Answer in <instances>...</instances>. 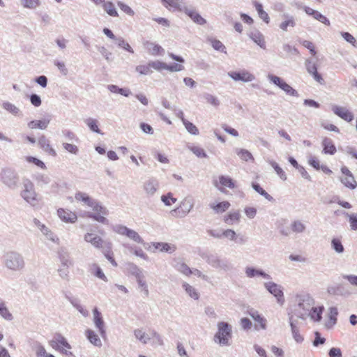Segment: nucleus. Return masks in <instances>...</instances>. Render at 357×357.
Returning <instances> with one entry per match:
<instances>
[{
	"mask_svg": "<svg viewBox=\"0 0 357 357\" xmlns=\"http://www.w3.org/2000/svg\"><path fill=\"white\" fill-rule=\"evenodd\" d=\"M3 264L13 271H21L25 267L23 256L17 251H8L3 256Z\"/></svg>",
	"mask_w": 357,
	"mask_h": 357,
	"instance_id": "f257e3e1",
	"label": "nucleus"
},
{
	"mask_svg": "<svg viewBox=\"0 0 357 357\" xmlns=\"http://www.w3.org/2000/svg\"><path fill=\"white\" fill-rule=\"evenodd\" d=\"M218 331L214 335L213 340L220 346H230L232 337V326L227 322L220 321L218 323Z\"/></svg>",
	"mask_w": 357,
	"mask_h": 357,
	"instance_id": "f03ea898",
	"label": "nucleus"
},
{
	"mask_svg": "<svg viewBox=\"0 0 357 357\" xmlns=\"http://www.w3.org/2000/svg\"><path fill=\"white\" fill-rule=\"evenodd\" d=\"M296 300L298 303L289 312L294 314L296 318L305 320L311 308L310 298L307 296H297Z\"/></svg>",
	"mask_w": 357,
	"mask_h": 357,
	"instance_id": "7ed1b4c3",
	"label": "nucleus"
},
{
	"mask_svg": "<svg viewBox=\"0 0 357 357\" xmlns=\"http://www.w3.org/2000/svg\"><path fill=\"white\" fill-rule=\"evenodd\" d=\"M0 178L2 183L10 189H16L19 185V175L13 168H2L0 173Z\"/></svg>",
	"mask_w": 357,
	"mask_h": 357,
	"instance_id": "20e7f679",
	"label": "nucleus"
},
{
	"mask_svg": "<svg viewBox=\"0 0 357 357\" xmlns=\"http://www.w3.org/2000/svg\"><path fill=\"white\" fill-rule=\"evenodd\" d=\"M21 197L30 205L35 206L39 202L33 183L29 179L23 181V189L20 193Z\"/></svg>",
	"mask_w": 357,
	"mask_h": 357,
	"instance_id": "39448f33",
	"label": "nucleus"
},
{
	"mask_svg": "<svg viewBox=\"0 0 357 357\" xmlns=\"http://www.w3.org/2000/svg\"><path fill=\"white\" fill-rule=\"evenodd\" d=\"M75 198L77 201L83 202L89 207H91L96 212H100L102 215L109 214L108 210L105 206H102L97 200L89 197L86 193L77 192L75 195Z\"/></svg>",
	"mask_w": 357,
	"mask_h": 357,
	"instance_id": "423d86ee",
	"label": "nucleus"
},
{
	"mask_svg": "<svg viewBox=\"0 0 357 357\" xmlns=\"http://www.w3.org/2000/svg\"><path fill=\"white\" fill-rule=\"evenodd\" d=\"M202 257L213 268H220L224 271H229L232 268L231 264L227 259H221L217 255L206 254Z\"/></svg>",
	"mask_w": 357,
	"mask_h": 357,
	"instance_id": "0eeeda50",
	"label": "nucleus"
},
{
	"mask_svg": "<svg viewBox=\"0 0 357 357\" xmlns=\"http://www.w3.org/2000/svg\"><path fill=\"white\" fill-rule=\"evenodd\" d=\"M112 229L114 232L117 233L118 234L126 236L128 238L132 240L136 243L141 244L144 243L143 238L139 236V234L137 231L127 227L126 226L119 224L114 225L112 227Z\"/></svg>",
	"mask_w": 357,
	"mask_h": 357,
	"instance_id": "6e6552de",
	"label": "nucleus"
},
{
	"mask_svg": "<svg viewBox=\"0 0 357 357\" xmlns=\"http://www.w3.org/2000/svg\"><path fill=\"white\" fill-rule=\"evenodd\" d=\"M265 289L272 294L277 300L278 303L282 305L285 301L283 288L281 285L273 282H268L264 283Z\"/></svg>",
	"mask_w": 357,
	"mask_h": 357,
	"instance_id": "1a4fd4ad",
	"label": "nucleus"
},
{
	"mask_svg": "<svg viewBox=\"0 0 357 357\" xmlns=\"http://www.w3.org/2000/svg\"><path fill=\"white\" fill-rule=\"evenodd\" d=\"M342 174L340 176V181L344 185V187L350 190H354L357 188V181H356L354 174L346 166H342L340 169Z\"/></svg>",
	"mask_w": 357,
	"mask_h": 357,
	"instance_id": "9d476101",
	"label": "nucleus"
},
{
	"mask_svg": "<svg viewBox=\"0 0 357 357\" xmlns=\"http://www.w3.org/2000/svg\"><path fill=\"white\" fill-rule=\"evenodd\" d=\"M268 78L271 82L283 90L287 95L294 97H298L299 96L296 89H293L280 77L274 75H268Z\"/></svg>",
	"mask_w": 357,
	"mask_h": 357,
	"instance_id": "9b49d317",
	"label": "nucleus"
},
{
	"mask_svg": "<svg viewBox=\"0 0 357 357\" xmlns=\"http://www.w3.org/2000/svg\"><path fill=\"white\" fill-rule=\"evenodd\" d=\"M247 314L250 315L255 321V329L256 331L266 330L267 328V320L257 310L254 308H249Z\"/></svg>",
	"mask_w": 357,
	"mask_h": 357,
	"instance_id": "f8f14e48",
	"label": "nucleus"
},
{
	"mask_svg": "<svg viewBox=\"0 0 357 357\" xmlns=\"http://www.w3.org/2000/svg\"><path fill=\"white\" fill-rule=\"evenodd\" d=\"M227 75L236 82L241 81L243 82H252L255 79L253 74L245 69L238 71H230L228 72Z\"/></svg>",
	"mask_w": 357,
	"mask_h": 357,
	"instance_id": "ddd939ff",
	"label": "nucleus"
},
{
	"mask_svg": "<svg viewBox=\"0 0 357 357\" xmlns=\"http://www.w3.org/2000/svg\"><path fill=\"white\" fill-rule=\"evenodd\" d=\"M50 345L55 349L60 350L61 349L58 346L60 344L66 349H71L70 344L68 342L67 340L59 333H56L54 335V339L50 342ZM61 352L66 355H73L72 352L61 350Z\"/></svg>",
	"mask_w": 357,
	"mask_h": 357,
	"instance_id": "4468645a",
	"label": "nucleus"
},
{
	"mask_svg": "<svg viewBox=\"0 0 357 357\" xmlns=\"http://www.w3.org/2000/svg\"><path fill=\"white\" fill-rule=\"evenodd\" d=\"M84 241L90 243L96 248L101 249L105 248L106 243H111L109 240H103L101 237L91 233H86L84 235Z\"/></svg>",
	"mask_w": 357,
	"mask_h": 357,
	"instance_id": "2eb2a0df",
	"label": "nucleus"
},
{
	"mask_svg": "<svg viewBox=\"0 0 357 357\" xmlns=\"http://www.w3.org/2000/svg\"><path fill=\"white\" fill-rule=\"evenodd\" d=\"M152 66L153 68L158 71H160L162 70H167L171 72H178L184 69V66L181 64L176 63L167 64L166 63L160 61H156V62L153 63Z\"/></svg>",
	"mask_w": 357,
	"mask_h": 357,
	"instance_id": "dca6fc26",
	"label": "nucleus"
},
{
	"mask_svg": "<svg viewBox=\"0 0 357 357\" xmlns=\"http://www.w3.org/2000/svg\"><path fill=\"white\" fill-rule=\"evenodd\" d=\"M93 322L96 327L98 329V331L101 337H105L106 336V330L105 328V322L102 319V314L97 307L93 310Z\"/></svg>",
	"mask_w": 357,
	"mask_h": 357,
	"instance_id": "f3484780",
	"label": "nucleus"
},
{
	"mask_svg": "<svg viewBox=\"0 0 357 357\" xmlns=\"http://www.w3.org/2000/svg\"><path fill=\"white\" fill-rule=\"evenodd\" d=\"M181 12L185 13L195 23L204 25L206 21L203 18L194 8H188L184 6L181 8Z\"/></svg>",
	"mask_w": 357,
	"mask_h": 357,
	"instance_id": "a211bd4d",
	"label": "nucleus"
},
{
	"mask_svg": "<svg viewBox=\"0 0 357 357\" xmlns=\"http://www.w3.org/2000/svg\"><path fill=\"white\" fill-rule=\"evenodd\" d=\"M194 206L192 199H185L181 204L180 206L172 211V213H178L180 217L187 215Z\"/></svg>",
	"mask_w": 357,
	"mask_h": 357,
	"instance_id": "6ab92c4d",
	"label": "nucleus"
},
{
	"mask_svg": "<svg viewBox=\"0 0 357 357\" xmlns=\"http://www.w3.org/2000/svg\"><path fill=\"white\" fill-rule=\"evenodd\" d=\"M143 188L148 197H152L159 188V182L155 178H150L144 183Z\"/></svg>",
	"mask_w": 357,
	"mask_h": 357,
	"instance_id": "aec40b11",
	"label": "nucleus"
},
{
	"mask_svg": "<svg viewBox=\"0 0 357 357\" xmlns=\"http://www.w3.org/2000/svg\"><path fill=\"white\" fill-rule=\"evenodd\" d=\"M332 111L335 115L347 122L354 120V114L345 107L334 105L332 106Z\"/></svg>",
	"mask_w": 357,
	"mask_h": 357,
	"instance_id": "412c9836",
	"label": "nucleus"
},
{
	"mask_svg": "<svg viewBox=\"0 0 357 357\" xmlns=\"http://www.w3.org/2000/svg\"><path fill=\"white\" fill-rule=\"evenodd\" d=\"M245 275L249 278H253L255 277H261L266 280H271V276L264 272L262 269H257L252 266H247L245 268Z\"/></svg>",
	"mask_w": 357,
	"mask_h": 357,
	"instance_id": "4be33fe9",
	"label": "nucleus"
},
{
	"mask_svg": "<svg viewBox=\"0 0 357 357\" xmlns=\"http://www.w3.org/2000/svg\"><path fill=\"white\" fill-rule=\"evenodd\" d=\"M248 35V37L261 49H266V46L264 36L258 29L250 31Z\"/></svg>",
	"mask_w": 357,
	"mask_h": 357,
	"instance_id": "5701e85b",
	"label": "nucleus"
},
{
	"mask_svg": "<svg viewBox=\"0 0 357 357\" xmlns=\"http://www.w3.org/2000/svg\"><path fill=\"white\" fill-rule=\"evenodd\" d=\"M57 213L61 220L66 222L73 223L77 219V217L75 213H73L68 210H65L63 208L58 209Z\"/></svg>",
	"mask_w": 357,
	"mask_h": 357,
	"instance_id": "b1692460",
	"label": "nucleus"
},
{
	"mask_svg": "<svg viewBox=\"0 0 357 357\" xmlns=\"http://www.w3.org/2000/svg\"><path fill=\"white\" fill-rule=\"evenodd\" d=\"M144 46L151 55H162L165 53V50L160 45L153 42L146 41Z\"/></svg>",
	"mask_w": 357,
	"mask_h": 357,
	"instance_id": "393cba45",
	"label": "nucleus"
},
{
	"mask_svg": "<svg viewBox=\"0 0 357 357\" xmlns=\"http://www.w3.org/2000/svg\"><path fill=\"white\" fill-rule=\"evenodd\" d=\"M327 292L331 296H345L349 294V293L345 290L344 287L341 284L328 287Z\"/></svg>",
	"mask_w": 357,
	"mask_h": 357,
	"instance_id": "a878e982",
	"label": "nucleus"
},
{
	"mask_svg": "<svg viewBox=\"0 0 357 357\" xmlns=\"http://www.w3.org/2000/svg\"><path fill=\"white\" fill-rule=\"evenodd\" d=\"M38 144L40 146V148L44 151L47 153L49 155H52L54 157L56 155L55 150L51 146L49 140L46 138L45 135H42L38 139Z\"/></svg>",
	"mask_w": 357,
	"mask_h": 357,
	"instance_id": "bb28decb",
	"label": "nucleus"
},
{
	"mask_svg": "<svg viewBox=\"0 0 357 357\" xmlns=\"http://www.w3.org/2000/svg\"><path fill=\"white\" fill-rule=\"evenodd\" d=\"M125 271L128 275H132L135 278H139L143 274L142 269L132 262H128L125 264Z\"/></svg>",
	"mask_w": 357,
	"mask_h": 357,
	"instance_id": "cd10ccee",
	"label": "nucleus"
},
{
	"mask_svg": "<svg viewBox=\"0 0 357 357\" xmlns=\"http://www.w3.org/2000/svg\"><path fill=\"white\" fill-rule=\"evenodd\" d=\"M58 257L62 266L69 267L73 264L70 254L66 249L63 248H60L58 251Z\"/></svg>",
	"mask_w": 357,
	"mask_h": 357,
	"instance_id": "c85d7f7f",
	"label": "nucleus"
},
{
	"mask_svg": "<svg viewBox=\"0 0 357 357\" xmlns=\"http://www.w3.org/2000/svg\"><path fill=\"white\" fill-rule=\"evenodd\" d=\"M323 153L325 154L334 155L337 150L333 142L328 137H324L322 141Z\"/></svg>",
	"mask_w": 357,
	"mask_h": 357,
	"instance_id": "c756f323",
	"label": "nucleus"
},
{
	"mask_svg": "<svg viewBox=\"0 0 357 357\" xmlns=\"http://www.w3.org/2000/svg\"><path fill=\"white\" fill-rule=\"evenodd\" d=\"M102 252L105 257V258L112 264L113 266L116 267L118 266V264L116 263L114 257L112 242L106 243L105 248L102 250Z\"/></svg>",
	"mask_w": 357,
	"mask_h": 357,
	"instance_id": "7c9ffc66",
	"label": "nucleus"
},
{
	"mask_svg": "<svg viewBox=\"0 0 357 357\" xmlns=\"http://www.w3.org/2000/svg\"><path fill=\"white\" fill-rule=\"evenodd\" d=\"M50 122V118H44L42 120H33L28 123V127L30 129L39 128L44 130L47 128Z\"/></svg>",
	"mask_w": 357,
	"mask_h": 357,
	"instance_id": "2f4dec72",
	"label": "nucleus"
},
{
	"mask_svg": "<svg viewBox=\"0 0 357 357\" xmlns=\"http://www.w3.org/2000/svg\"><path fill=\"white\" fill-rule=\"evenodd\" d=\"M282 17L285 19V20L282 22L279 25L280 29L282 31H287L289 26L294 27L296 26V21L294 16L288 13H284Z\"/></svg>",
	"mask_w": 357,
	"mask_h": 357,
	"instance_id": "473e14b6",
	"label": "nucleus"
},
{
	"mask_svg": "<svg viewBox=\"0 0 357 357\" xmlns=\"http://www.w3.org/2000/svg\"><path fill=\"white\" fill-rule=\"evenodd\" d=\"M153 247L159 250L161 252H165L169 254L173 253L176 250V247L174 245H171L168 243L157 242L153 243Z\"/></svg>",
	"mask_w": 357,
	"mask_h": 357,
	"instance_id": "72a5a7b5",
	"label": "nucleus"
},
{
	"mask_svg": "<svg viewBox=\"0 0 357 357\" xmlns=\"http://www.w3.org/2000/svg\"><path fill=\"white\" fill-rule=\"evenodd\" d=\"M86 337L88 340L94 346L102 347V342L98 335L91 329H87L85 331Z\"/></svg>",
	"mask_w": 357,
	"mask_h": 357,
	"instance_id": "f704fd0d",
	"label": "nucleus"
},
{
	"mask_svg": "<svg viewBox=\"0 0 357 357\" xmlns=\"http://www.w3.org/2000/svg\"><path fill=\"white\" fill-rule=\"evenodd\" d=\"M210 208H212L215 213L220 214L226 211L230 206V203L228 201H223L216 204H210Z\"/></svg>",
	"mask_w": 357,
	"mask_h": 357,
	"instance_id": "c9c22d12",
	"label": "nucleus"
},
{
	"mask_svg": "<svg viewBox=\"0 0 357 357\" xmlns=\"http://www.w3.org/2000/svg\"><path fill=\"white\" fill-rule=\"evenodd\" d=\"M103 10L111 17H118L119 13L112 1H105L102 3Z\"/></svg>",
	"mask_w": 357,
	"mask_h": 357,
	"instance_id": "e433bc0d",
	"label": "nucleus"
},
{
	"mask_svg": "<svg viewBox=\"0 0 357 357\" xmlns=\"http://www.w3.org/2000/svg\"><path fill=\"white\" fill-rule=\"evenodd\" d=\"M323 311V306L319 307H312L310 308L308 316H310L311 319H312L313 321H319L322 318Z\"/></svg>",
	"mask_w": 357,
	"mask_h": 357,
	"instance_id": "4c0bfd02",
	"label": "nucleus"
},
{
	"mask_svg": "<svg viewBox=\"0 0 357 357\" xmlns=\"http://www.w3.org/2000/svg\"><path fill=\"white\" fill-rule=\"evenodd\" d=\"M252 188L268 201L271 202H275V199L271 195H270L265 190H264L258 183L252 182Z\"/></svg>",
	"mask_w": 357,
	"mask_h": 357,
	"instance_id": "58836bf2",
	"label": "nucleus"
},
{
	"mask_svg": "<svg viewBox=\"0 0 357 357\" xmlns=\"http://www.w3.org/2000/svg\"><path fill=\"white\" fill-rule=\"evenodd\" d=\"M182 287L184 289L185 292L189 295V296H190L192 298L195 300L199 299V294L195 287L190 285L188 283L185 282H184L182 284Z\"/></svg>",
	"mask_w": 357,
	"mask_h": 357,
	"instance_id": "ea45409f",
	"label": "nucleus"
},
{
	"mask_svg": "<svg viewBox=\"0 0 357 357\" xmlns=\"http://www.w3.org/2000/svg\"><path fill=\"white\" fill-rule=\"evenodd\" d=\"M240 217L241 215L239 211H236L231 212L224 217V221L227 225H232L234 222H238L239 221Z\"/></svg>",
	"mask_w": 357,
	"mask_h": 357,
	"instance_id": "a19ab883",
	"label": "nucleus"
},
{
	"mask_svg": "<svg viewBox=\"0 0 357 357\" xmlns=\"http://www.w3.org/2000/svg\"><path fill=\"white\" fill-rule=\"evenodd\" d=\"M179 0H162L164 5L170 10L180 11L184 5L178 3Z\"/></svg>",
	"mask_w": 357,
	"mask_h": 357,
	"instance_id": "79ce46f5",
	"label": "nucleus"
},
{
	"mask_svg": "<svg viewBox=\"0 0 357 357\" xmlns=\"http://www.w3.org/2000/svg\"><path fill=\"white\" fill-rule=\"evenodd\" d=\"M156 61H150L146 65H139L136 66L135 70L141 75H149L152 73L151 68H153V63H155Z\"/></svg>",
	"mask_w": 357,
	"mask_h": 357,
	"instance_id": "37998d69",
	"label": "nucleus"
},
{
	"mask_svg": "<svg viewBox=\"0 0 357 357\" xmlns=\"http://www.w3.org/2000/svg\"><path fill=\"white\" fill-rule=\"evenodd\" d=\"M33 223L37 227H38L43 234L46 235L50 239L54 241V238L52 236L53 235L52 232H51L45 225L42 224L39 220L34 218Z\"/></svg>",
	"mask_w": 357,
	"mask_h": 357,
	"instance_id": "c03bdc74",
	"label": "nucleus"
},
{
	"mask_svg": "<svg viewBox=\"0 0 357 357\" xmlns=\"http://www.w3.org/2000/svg\"><path fill=\"white\" fill-rule=\"evenodd\" d=\"M338 314L337 308L335 307H330L329 309V320L330 321L326 324L327 328H331L337 323V316Z\"/></svg>",
	"mask_w": 357,
	"mask_h": 357,
	"instance_id": "a18cd8bd",
	"label": "nucleus"
},
{
	"mask_svg": "<svg viewBox=\"0 0 357 357\" xmlns=\"http://www.w3.org/2000/svg\"><path fill=\"white\" fill-rule=\"evenodd\" d=\"M3 108L12 114L14 116H18L20 113V109L16 107L15 105L10 103V102H3L2 104Z\"/></svg>",
	"mask_w": 357,
	"mask_h": 357,
	"instance_id": "49530a36",
	"label": "nucleus"
},
{
	"mask_svg": "<svg viewBox=\"0 0 357 357\" xmlns=\"http://www.w3.org/2000/svg\"><path fill=\"white\" fill-rule=\"evenodd\" d=\"M0 315L8 321H11L13 319V316L6 307L5 303L2 301H0Z\"/></svg>",
	"mask_w": 357,
	"mask_h": 357,
	"instance_id": "de8ad7c7",
	"label": "nucleus"
},
{
	"mask_svg": "<svg viewBox=\"0 0 357 357\" xmlns=\"http://www.w3.org/2000/svg\"><path fill=\"white\" fill-rule=\"evenodd\" d=\"M306 227L301 220H294L291 224V229L295 233H303Z\"/></svg>",
	"mask_w": 357,
	"mask_h": 357,
	"instance_id": "09e8293b",
	"label": "nucleus"
},
{
	"mask_svg": "<svg viewBox=\"0 0 357 357\" xmlns=\"http://www.w3.org/2000/svg\"><path fill=\"white\" fill-rule=\"evenodd\" d=\"M219 181H220V183L222 185L227 187L230 189H234L236 187L235 182L229 176H220L219 177Z\"/></svg>",
	"mask_w": 357,
	"mask_h": 357,
	"instance_id": "8fccbe9b",
	"label": "nucleus"
},
{
	"mask_svg": "<svg viewBox=\"0 0 357 357\" xmlns=\"http://www.w3.org/2000/svg\"><path fill=\"white\" fill-rule=\"evenodd\" d=\"M342 214L349 218V222L350 224L351 229L354 231H357V214H349L346 211H342Z\"/></svg>",
	"mask_w": 357,
	"mask_h": 357,
	"instance_id": "3c124183",
	"label": "nucleus"
},
{
	"mask_svg": "<svg viewBox=\"0 0 357 357\" xmlns=\"http://www.w3.org/2000/svg\"><path fill=\"white\" fill-rule=\"evenodd\" d=\"M268 163L271 165V167L275 169L277 174L280 176V178L283 180H287V176L285 172L283 171V169L279 166V165L273 161V160H269Z\"/></svg>",
	"mask_w": 357,
	"mask_h": 357,
	"instance_id": "603ef678",
	"label": "nucleus"
},
{
	"mask_svg": "<svg viewBox=\"0 0 357 357\" xmlns=\"http://www.w3.org/2000/svg\"><path fill=\"white\" fill-rule=\"evenodd\" d=\"M86 123L91 131L102 135L101 130L98 128V121L96 119L89 118L86 120Z\"/></svg>",
	"mask_w": 357,
	"mask_h": 357,
	"instance_id": "864d4df0",
	"label": "nucleus"
},
{
	"mask_svg": "<svg viewBox=\"0 0 357 357\" xmlns=\"http://www.w3.org/2000/svg\"><path fill=\"white\" fill-rule=\"evenodd\" d=\"M202 96L208 104H211L215 107L220 105V100L217 97L213 96L212 94L204 93H203Z\"/></svg>",
	"mask_w": 357,
	"mask_h": 357,
	"instance_id": "5fc2aeb1",
	"label": "nucleus"
},
{
	"mask_svg": "<svg viewBox=\"0 0 357 357\" xmlns=\"http://www.w3.org/2000/svg\"><path fill=\"white\" fill-rule=\"evenodd\" d=\"M35 179L38 186L43 187L45 185H47L50 183V178L45 174H38L35 176Z\"/></svg>",
	"mask_w": 357,
	"mask_h": 357,
	"instance_id": "6e6d98bb",
	"label": "nucleus"
},
{
	"mask_svg": "<svg viewBox=\"0 0 357 357\" xmlns=\"http://www.w3.org/2000/svg\"><path fill=\"white\" fill-rule=\"evenodd\" d=\"M209 41L214 50L219 51L220 52H223V53L227 52L225 46L219 40L211 38V39H209Z\"/></svg>",
	"mask_w": 357,
	"mask_h": 357,
	"instance_id": "4d7b16f0",
	"label": "nucleus"
},
{
	"mask_svg": "<svg viewBox=\"0 0 357 357\" xmlns=\"http://www.w3.org/2000/svg\"><path fill=\"white\" fill-rule=\"evenodd\" d=\"M175 268L185 275H190L192 273V271L190 268L185 263H177L174 266Z\"/></svg>",
	"mask_w": 357,
	"mask_h": 357,
	"instance_id": "13d9d810",
	"label": "nucleus"
},
{
	"mask_svg": "<svg viewBox=\"0 0 357 357\" xmlns=\"http://www.w3.org/2000/svg\"><path fill=\"white\" fill-rule=\"evenodd\" d=\"M236 153L243 160L248 161L249 160H254V158L251 153L246 149H236Z\"/></svg>",
	"mask_w": 357,
	"mask_h": 357,
	"instance_id": "bf43d9fd",
	"label": "nucleus"
},
{
	"mask_svg": "<svg viewBox=\"0 0 357 357\" xmlns=\"http://www.w3.org/2000/svg\"><path fill=\"white\" fill-rule=\"evenodd\" d=\"M331 247L337 253H342L344 250V246L339 238H334L332 239Z\"/></svg>",
	"mask_w": 357,
	"mask_h": 357,
	"instance_id": "052dcab7",
	"label": "nucleus"
},
{
	"mask_svg": "<svg viewBox=\"0 0 357 357\" xmlns=\"http://www.w3.org/2000/svg\"><path fill=\"white\" fill-rule=\"evenodd\" d=\"M116 44L119 47L123 48L130 53H134L133 49L122 37H118Z\"/></svg>",
	"mask_w": 357,
	"mask_h": 357,
	"instance_id": "680f3d73",
	"label": "nucleus"
},
{
	"mask_svg": "<svg viewBox=\"0 0 357 357\" xmlns=\"http://www.w3.org/2000/svg\"><path fill=\"white\" fill-rule=\"evenodd\" d=\"M98 213H89L88 217L91 218L100 223L107 225L109 223L108 220L104 217L105 215H102L100 212H98Z\"/></svg>",
	"mask_w": 357,
	"mask_h": 357,
	"instance_id": "e2e57ef3",
	"label": "nucleus"
},
{
	"mask_svg": "<svg viewBox=\"0 0 357 357\" xmlns=\"http://www.w3.org/2000/svg\"><path fill=\"white\" fill-rule=\"evenodd\" d=\"M305 66L310 75L317 70V63L310 58L305 59Z\"/></svg>",
	"mask_w": 357,
	"mask_h": 357,
	"instance_id": "0e129e2a",
	"label": "nucleus"
},
{
	"mask_svg": "<svg viewBox=\"0 0 357 357\" xmlns=\"http://www.w3.org/2000/svg\"><path fill=\"white\" fill-rule=\"evenodd\" d=\"M293 338L297 343H302L304 340L303 337L299 333V329L298 326H295L294 324H291V328Z\"/></svg>",
	"mask_w": 357,
	"mask_h": 357,
	"instance_id": "69168bd1",
	"label": "nucleus"
},
{
	"mask_svg": "<svg viewBox=\"0 0 357 357\" xmlns=\"http://www.w3.org/2000/svg\"><path fill=\"white\" fill-rule=\"evenodd\" d=\"M185 129L188 132L192 135H199V130L192 123L190 122L188 120H184V123Z\"/></svg>",
	"mask_w": 357,
	"mask_h": 357,
	"instance_id": "338daca9",
	"label": "nucleus"
},
{
	"mask_svg": "<svg viewBox=\"0 0 357 357\" xmlns=\"http://www.w3.org/2000/svg\"><path fill=\"white\" fill-rule=\"evenodd\" d=\"M134 335L135 337L144 344H146L150 338L140 329H136L134 331Z\"/></svg>",
	"mask_w": 357,
	"mask_h": 357,
	"instance_id": "774afa93",
	"label": "nucleus"
}]
</instances>
